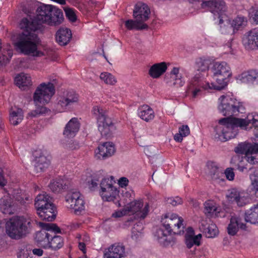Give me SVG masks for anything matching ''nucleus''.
<instances>
[{"instance_id": "nucleus-11", "label": "nucleus", "mask_w": 258, "mask_h": 258, "mask_svg": "<svg viewBox=\"0 0 258 258\" xmlns=\"http://www.w3.org/2000/svg\"><path fill=\"white\" fill-rule=\"evenodd\" d=\"M183 222V219L175 214H172L170 216L165 215L161 219L163 227L169 234L172 233L174 234H183L184 228Z\"/></svg>"}, {"instance_id": "nucleus-25", "label": "nucleus", "mask_w": 258, "mask_h": 258, "mask_svg": "<svg viewBox=\"0 0 258 258\" xmlns=\"http://www.w3.org/2000/svg\"><path fill=\"white\" fill-rule=\"evenodd\" d=\"M208 167L209 170V175L213 180H223V173L215 163L208 162Z\"/></svg>"}, {"instance_id": "nucleus-60", "label": "nucleus", "mask_w": 258, "mask_h": 258, "mask_svg": "<svg viewBox=\"0 0 258 258\" xmlns=\"http://www.w3.org/2000/svg\"><path fill=\"white\" fill-rule=\"evenodd\" d=\"M88 183H89V188L91 190H93L94 189V188L97 186V185H98V183H97V182L95 180H93V179L91 180L90 183L89 181H88Z\"/></svg>"}, {"instance_id": "nucleus-45", "label": "nucleus", "mask_w": 258, "mask_h": 258, "mask_svg": "<svg viewBox=\"0 0 258 258\" xmlns=\"http://www.w3.org/2000/svg\"><path fill=\"white\" fill-rule=\"evenodd\" d=\"M196 66L199 71L204 72L209 69V60L204 58L197 59Z\"/></svg>"}, {"instance_id": "nucleus-17", "label": "nucleus", "mask_w": 258, "mask_h": 258, "mask_svg": "<svg viewBox=\"0 0 258 258\" xmlns=\"http://www.w3.org/2000/svg\"><path fill=\"white\" fill-rule=\"evenodd\" d=\"M199 227L207 238H214L219 233L217 226L209 218L202 220Z\"/></svg>"}, {"instance_id": "nucleus-58", "label": "nucleus", "mask_w": 258, "mask_h": 258, "mask_svg": "<svg viewBox=\"0 0 258 258\" xmlns=\"http://www.w3.org/2000/svg\"><path fill=\"white\" fill-rule=\"evenodd\" d=\"M128 183V180L125 177H122L119 178L118 180V184L121 187H125L127 185Z\"/></svg>"}, {"instance_id": "nucleus-29", "label": "nucleus", "mask_w": 258, "mask_h": 258, "mask_svg": "<svg viewBox=\"0 0 258 258\" xmlns=\"http://www.w3.org/2000/svg\"><path fill=\"white\" fill-rule=\"evenodd\" d=\"M50 164V159L41 155L35 159L34 169L37 173L41 172L48 168Z\"/></svg>"}, {"instance_id": "nucleus-19", "label": "nucleus", "mask_w": 258, "mask_h": 258, "mask_svg": "<svg viewBox=\"0 0 258 258\" xmlns=\"http://www.w3.org/2000/svg\"><path fill=\"white\" fill-rule=\"evenodd\" d=\"M115 151L114 145L111 142H105L98 147L96 156L99 159H104L111 157Z\"/></svg>"}, {"instance_id": "nucleus-9", "label": "nucleus", "mask_w": 258, "mask_h": 258, "mask_svg": "<svg viewBox=\"0 0 258 258\" xmlns=\"http://www.w3.org/2000/svg\"><path fill=\"white\" fill-rule=\"evenodd\" d=\"M38 225L42 228V230L36 233L35 241L37 244L44 248H48L49 240L51 233H60V228L53 223H46L39 222Z\"/></svg>"}, {"instance_id": "nucleus-21", "label": "nucleus", "mask_w": 258, "mask_h": 258, "mask_svg": "<svg viewBox=\"0 0 258 258\" xmlns=\"http://www.w3.org/2000/svg\"><path fill=\"white\" fill-rule=\"evenodd\" d=\"M245 229L246 224L241 222L238 217L232 216L227 227V232L229 235L234 236L237 233L239 228Z\"/></svg>"}, {"instance_id": "nucleus-8", "label": "nucleus", "mask_w": 258, "mask_h": 258, "mask_svg": "<svg viewBox=\"0 0 258 258\" xmlns=\"http://www.w3.org/2000/svg\"><path fill=\"white\" fill-rule=\"evenodd\" d=\"M31 220L23 216L11 219L6 224V232L12 238L18 239L28 232Z\"/></svg>"}, {"instance_id": "nucleus-6", "label": "nucleus", "mask_w": 258, "mask_h": 258, "mask_svg": "<svg viewBox=\"0 0 258 258\" xmlns=\"http://www.w3.org/2000/svg\"><path fill=\"white\" fill-rule=\"evenodd\" d=\"M236 117H225L219 120V125L215 129L214 138L217 141L225 142L234 138L239 127L235 122Z\"/></svg>"}, {"instance_id": "nucleus-41", "label": "nucleus", "mask_w": 258, "mask_h": 258, "mask_svg": "<svg viewBox=\"0 0 258 258\" xmlns=\"http://www.w3.org/2000/svg\"><path fill=\"white\" fill-rule=\"evenodd\" d=\"M227 11V7L225 2L220 1L216 2L214 9H211V12L213 14L214 16L216 14L224 15V13Z\"/></svg>"}, {"instance_id": "nucleus-3", "label": "nucleus", "mask_w": 258, "mask_h": 258, "mask_svg": "<svg viewBox=\"0 0 258 258\" xmlns=\"http://www.w3.org/2000/svg\"><path fill=\"white\" fill-rule=\"evenodd\" d=\"M55 92V87L52 83L48 82L47 84H40L33 94V101L36 108L30 112L29 115L32 117H37L46 114L49 110L43 105L49 102Z\"/></svg>"}, {"instance_id": "nucleus-1", "label": "nucleus", "mask_w": 258, "mask_h": 258, "mask_svg": "<svg viewBox=\"0 0 258 258\" xmlns=\"http://www.w3.org/2000/svg\"><path fill=\"white\" fill-rule=\"evenodd\" d=\"M63 20V13L60 9L51 5L40 6L33 19L23 18L21 20L20 27L23 31L18 36L15 46L25 55L37 57L44 55L43 52L38 50L39 39L36 31L40 28L42 24L57 26Z\"/></svg>"}, {"instance_id": "nucleus-64", "label": "nucleus", "mask_w": 258, "mask_h": 258, "mask_svg": "<svg viewBox=\"0 0 258 258\" xmlns=\"http://www.w3.org/2000/svg\"><path fill=\"white\" fill-rule=\"evenodd\" d=\"M7 183L6 180L5 179L3 175L0 172V185L2 186H4L6 185Z\"/></svg>"}, {"instance_id": "nucleus-16", "label": "nucleus", "mask_w": 258, "mask_h": 258, "mask_svg": "<svg viewBox=\"0 0 258 258\" xmlns=\"http://www.w3.org/2000/svg\"><path fill=\"white\" fill-rule=\"evenodd\" d=\"M150 10L145 4L139 2L135 6L133 17L142 23H145L149 18Z\"/></svg>"}, {"instance_id": "nucleus-48", "label": "nucleus", "mask_w": 258, "mask_h": 258, "mask_svg": "<svg viewBox=\"0 0 258 258\" xmlns=\"http://www.w3.org/2000/svg\"><path fill=\"white\" fill-rule=\"evenodd\" d=\"M246 21H244V18L241 17H237L233 20L232 23V26L234 29L238 30L240 28L243 27L245 25Z\"/></svg>"}, {"instance_id": "nucleus-2", "label": "nucleus", "mask_w": 258, "mask_h": 258, "mask_svg": "<svg viewBox=\"0 0 258 258\" xmlns=\"http://www.w3.org/2000/svg\"><path fill=\"white\" fill-rule=\"evenodd\" d=\"M235 122L239 127L242 130H247L251 128L250 124L254 127L253 130L255 140L258 142V115H248L245 118H236ZM236 153L244 154V158L251 164L258 163V144H252L244 142L239 144L235 148Z\"/></svg>"}, {"instance_id": "nucleus-35", "label": "nucleus", "mask_w": 258, "mask_h": 258, "mask_svg": "<svg viewBox=\"0 0 258 258\" xmlns=\"http://www.w3.org/2000/svg\"><path fill=\"white\" fill-rule=\"evenodd\" d=\"M23 112L22 109L16 108L11 109L10 111V121L11 124L16 125L23 119Z\"/></svg>"}, {"instance_id": "nucleus-26", "label": "nucleus", "mask_w": 258, "mask_h": 258, "mask_svg": "<svg viewBox=\"0 0 258 258\" xmlns=\"http://www.w3.org/2000/svg\"><path fill=\"white\" fill-rule=\"evenodd\" d=\"M11 198L4 197L0 199V210L4 214H12L14 213L15 207Z\"/></svg>"}, {"instance_id": "nucleus-10", "label": "nucleus", "mask_w": 258, "mask_h": 258, "mask_svg": "<svg viewBox=\"0 0 258 258\" xmlns=\"http://www.w3.org/2000/svg\"><path fill=\"white\" fill-rule=\"evenodd\" d=\"M222 100L219 109L225 116H232L239 113H243L245 110L242 104L235 99L222 96Z\"/></svg>"}, {"instance_id": "nucleus-56", "label": "nucleus", "mask_w": 258, "mask_h": 258, "mask_svg": "<svg viewBox=\"0 0 258 258\" xmlns=\"http://www.w3.org/2000/svg\"><path fill=\"white\" fill-rule=\"evenodd\" d=\"M224 174L226 178L229 180H233L234 179L235 174L233 168H227L225 171Z\"/></svg>"}, {"instance_id": "nucleus-4", "label": "nucleus", "mask_w": 258, "mask_h": 258, "mask_svg": "<svg viewBox=\"0 0 258 258\" xmlns=\"http://www.w3.org/2000/svg\"><path fill=\"white\" fill-rule=\"evenodd\" d=\"M93 117L97 121V127L101 137L106 139L112 137L116 128L107 111L102 107L94 106L92 110Z\"/></svg>"}, {"instance_id": "nucleus-49", "label": "nucleus", "mask_w": 258, "mask_h": 258, "mask_svg": "<svg viewBox=\"0 0 258 258\" xmlns=\"http://www.w3.org/2000/svg\"><path fill=\"white\" fill-rule=\"evenodd\" d=\"M114 178L113 176H110V178H105L103 179L100 183L101 190H104L107 188H110L111 186H113V183L114 182L113 180Z\"/></svg>"}, {"instance_id": "nucleus-30", "label": "nucleus", "mask_w": 258, "mask_h": 258, "mask_svg": "<svg viewBox=\"0 0 258 258\" xmlns=\"http://www.w3.org/2000/svg\"><path fill=\"white\" fill-rule=\"evenodd\" d=\"M138 115L141 118L147 122L152 120L155 116L153 110L147 105H143L139 108Z\"/></svg>"}, {"instance_id": "nucleus-61", "label": "nucleus", "mask_w": 258, "mask_h": 258, "mask_svg": "<svg viewBox=\"0 0 258 258\" xmlns=\"http://www.w3.org/2000/svg\"><path fill=\"white\" fill-rule=\"evenodd\" d=\"M250 19L255 22L256 24H258V10H256L253 15L251 16Z\"/></svg>"}, {"instance_id": "nucleus-34", "label": "nucleus", "mask_w": 258, "mask_h": 258, "mask_svg": "<svg viewBox=\"0 0 258 258\" xmlns=\"http://www.w3.org/2000/svg\"><path fill=\"white\" fill-rule=\"evenodd\" d=\"M245 220L251 224H258V204L245 212Z\"/></svg>"}, {"instance_id": "nucleus-38", "label": "nucleus", "mask_w": 258, "mask_h": 258, "mask_svg": "<svg viewBox=\"0 0 258 258\" xmlns=\"http://www.w3.org/2000/svg\"><path fill=\"white\" fill-rule=\"evenodd\" d=\"M51 239L49 240L48 248L56 250L60 248L63 245V240L60 236H50Z\"/></svg>"}, {"instance_id": "nucleus-37", "label": "nucleus", "mask_w": 258, "mask_h": 258, "mask_svg": "<svg viewBox=\"0 0 258 258\" xmlns=\"http://www.w3.org/2000/svg\"><path fill=\"white\" fill-rule=\"evenodd\" d=\"M202 234H199L195 236L185 235V243L188 248L194 246H199L201 244Z\"/></svg>"}, {"instance_id": "nucleus-14", "label": "nucleus", "mask_w": 258, "mask_h": 258, "mask_svg": "<svg viewBox=\"0 0 258 258\" xmlns=\"http://www.w3.org/2000/svg\"><path fill=\"white\" fill-rule=\"evenodd\" d=\"M227 197L230 202L236 203L239 207L244 206L248 204L250 200L247 194L240 192L234 188L229 190V194Z\"/></svg>"}, {"instance_id": "nucleus-28", "label": "nucleus", "mask_w": 258, "mask_h": 258, "mask_svg": "<svg viewBox=\"0 0 258 258\" xmlns=\"http://www.w3.org/2000/svg\"><path fill=\"white\" fill-rule=\"evenodd\" d=\"M167 69L165 62L155 63L150 68L149 74L153 78H158L166 72Z\"/></svg>"}, {"instance_id": "nucleus-42", "label": "nucleus", "mask_w": 258, "mask_h": 258, "mask_svg": "<svg viewBox=\"0 0 258 258\" xmlns=\"http://www.w3.org/2000/svg\"><path fill=\"white\" fill-rule=\"evenodd\" d=\"M189 133L188 126L187 125H183L179 128V133L174 135V139L176 142H181L183 137L188 136Z\"/></svg>"}, {"instance_id": "nucleus-20", "label": "nucleus", "mask_w": 258, "mask_h": 258, "mask_svg": "<svg viewBox=\"0 0 258 258\" xmlns=\"http://www.w3.org/2000/svg\"><path fill=\"white\" fill-rule=\"evenodd\" d=\"M79 100V95L73 91L66 92L63 97H60L57 103V105L62 108L72 105L75 103H77Z\"/></svg>"}, {"instance_id": "nucleus-24", "label": "nucleus", "mask_w": 258, "mask_h": 258, "mask_svg": "<svg viewBox=\"0 0 258 258\" xmlns=\"http://www.w3.org/2000/svg\"><path fill=\"white\" fill-rule=\"evenodd\" d=\"M15 81L16 85L24 90L32 84L30 76L23 73L15 77Z\"/></svg>"}, {"instance_id": "nucleus-36", "label": "nucleus", "mask_w": 258, "mask_h": 258, "mask_svg": "<svg viewBox=\"0 0 258 258\" xmlns=\"http://www.w3.org/2000/svg\"><path fill=\"white\" fill-rule=\"evenodd\" d=\"M2 47L0 46V65H6L9 63L10 59L13 56V52L11 46L7 44L6 48H4L1 51Z\"/></svg>"}, {"instance_id": "nucleus-59", "label": "nucleus", "mask_w": 258, "mask_h": 258, "mask_svg": "<svg viewBox=\"0 0 258 258\" xmlns=\"http://www.w3.org/2000/svg\"><path fill=\"white\" fill-rule=\"evenodd\" d=\"M32 252L34 255L41 256L43 254V250L41 248H34L32 250Z\"/></svg>"}, {"instance_id": "nucleus-57", "label": "nucleus", "mask_w": 258, "mask_h": 258, "mask_svg": "<svg viewBox=\"0 0 258 258\" xmlns=\"http://www.w3.org/2000/svg\"><path fill=\"white\" fill-rule=\"evenodd\" d=\"M170 77L169 79H175L177 77H179L180 75L179 74V69L174 67L173 68L170 74Z\"/></svg>"}, {"instance_id": "nucleus-52", "label": "nucleus", "mask_w": 258, "mask_h": 258, "mask_svg": "<svg viewBox=\"0 0 258 258\" xmlns=\"http://www.w3.org/2000/svg\"><path fill=\"white\" fill-rule=\"evenodd\" d=\"M15 201L18 202L21 205L26 206L32 202V199L29 197H24L21 195L16 197Z\"/></svg>"}, {"instance_id": "nucleus-47", "label": "nucleus", "mask_w": 258, "mask_h": 258, "mask_svg": "<svg viewBox=\"0 0 258 258\" xmlns=\"http://www.w3.org/2000/svg\"><path fill=\"white\" fill-rule=\"evenodd\" d=\"M100 78L107 84L112 85L116 82L114 77L109 73H102L100 76Z\"/></svg>"}, {"instance_id": "nucleus-54", "label": "nucleus", "mask_w": 258, "mask_h": 258, "mask_svg": "<svg viewBox=\"0 0 258 258\" xmlns=\"http://www.w3.org/2000/svg\"><path fill=\"white\" fill-rule=\"evenodd\" d=\"M215 2L216 1H214L213 0H210L208 1L203 2L201 4V6L203 8H208V11H209L211 12V9H214Z\"/></svg>"}, {"instance_id": "nucleus-7", "label": "nucleus", "mask_w": 258, "mask_h": 258, "mask_svg": "<svg viewBox=\"0 0 258 258\" xmlns=\"http://www.w3.org/2000/svg\"><path fill=\"white\" fill-rule=\"evenodd\" d=\"M212 72L213 78L216 83H211V87L216 90L223 89L227 85L228 79L232 75L229 65L224 61L216 62L212 68Z\"/></svg>"}, {"instance_id": "nucleus-53", "label": "nucleus", "mask_w": 258, "mask_h": 258, "mask_svg": "<svg viewBox=\"0 0 258 258\" xmlns=\"http://www.w3.org/2000/svg\"><path fill=\"white\" fill-rule=\"evenodd\" d=\"M65 13L67 18L71 22H75L77 20L76 15L74 11L70 8L64 9Z\"/></svg>"}, {"instance_id": "nucleus-39", "label": "nucleus", "mask_w": 258, "mask_h": 258, "mask_svg": "<svg viewBox=\"0 0 258 258\" xmlns=\"http://www.w3.org/2000/svg\"><path fill=\"white\" fill-rule=\"evenodd\" d=\"M251 189L258 199V167L254 168L252 174L250 175Z\"/></svg>"}, {"instance_id": "nucleus-62", "label": "nucleus", "mask_w": 258, "mask_h": 258, "mask_svg": "<svg viewBox=\"0 0 258 258\" xmlns=\"http://www.w3.org/2000/svg\"><path fill=\"white\" fill-rule=\"evenodd\" d=\"M224 15L221 14H216V16H214V18L215 20L219 19V24H221L223 23V18Z\"/></svg>"}, {"instance_id": "nucleus-31", "label": "nucleus", "mask_w": 258, "mask_h": 258, "mask_svg": "<svg viewBox=\"0 0 258 258\" xmlns=\"http://www.w3.org/2000/svg\"><path fill=\"white\" fill-rule=\"evenodd\" d=\"M246 45L248 48L251 49L258 48V28L253 29L249 32Z\"/></svg>"}, {"instance_id": "nucleus-50", "label": "nucleus", "mask_w": 258, "mask_h": 258, "mask_svg": "<svg viewBox=\"0 0 258 258\" xmlns=\"http://www.w3.org/2000/svg\"><path fill=\"white\" fill-rule=\"evenodd\" d=\"M166 202L167 204L171 205L173 206L181 205L183 203L182 199L179 197L168 198L166 199Z\"/></svg>"}, {"instance_id": "nucleus-12", "label": "nucleus", "mask_w": 258, "mask_h": 258, "mask_svg": "<svg viewBox=\"0 0 258 258\" xmlns=\"http://www.w3.org/2000/svg\"><path fill=\"white\" fill-rule=\"evenodd\" d=\"M66 201L76 215H80L85 209V203L80 192L76 189L70 190L66 196Z\"/></svg>"}, {"instance_id": "nucleus-51", "label": "nucleus", "mask_w": 258, "mask_h": 258, "mask_svg": "<svg viewBox=\"0 0 258 258\" xmlns=\"http://www.w3.org/2000/svg\"><path fill=\"white\" fill-rule=\"evenodd\" d=\"M204 212L206 214L211 215L213 214L216 210V207L212 202H205Z\"/></svg>"}, {"instance_id": "nucleus-55", "label": "nucleus", "mask_w": 258, "mask_h": 258, "mask_svg": "<svg viewBox=\"0 0 258 258\" xmlns=\"http://www.w3.org/2000/svg\"><path fill=\"white\" fill-rule=\"evenodd\" d=\"M65 148L69 150H74L79 149V146L77 142L71 140L66 144Z\"/></svg>"}, {"instance_id": "nucleus-43", "label": "nucleus", "mask_w": 258, "mask_h": 258, "mask_svg": "<svg viewBox=\"0 0 258 258\" xmlns=\"http://www.w3.org/2000/svg\"><path fill=\"white\" fill-rule=\"evenodd\" d=\"M258 78V72L251 70L247 73L242 74V81L243 82L252 83Z\"/></svg>"}, {"instance_id": "nucleus-5", "label": "nucleus", "mask_w": 258, "mask_h": 258, "mask_svg": "<svg viewBox=\"0 0 258 258\" xmlns=\"http://www.w3.org/2000/svg\"><path fill=\"white\" fill-rule=\"evenodd\" d=\"M37 213L42 220L52 221L56 217L55 207L46 192L39 194L35 199Z\"/></svg>"}, {"instance_id": "nucleus-22", "label": "nucleus", "mask_w": 258, "mask_h": 258, "mask_svg": "<svg viewBox=\"0 0 258 258\" xmlns=\"http://www.w3.org/2000/svg\"><path fill=\"white\" fill-rule=\"evenodd\" d=\"M80 128V123L77 118H72L66 124L63 135L68 138L74 137Z\"/></svg>"}, {"instance_id": "nucleus-33", "label": "nucleus", "mask_w": 258, "mask_h": 258, "mask_svg": "<svg viewBox=\"0 0 258 258\" xmlns=\"http://www.w3.org/2000/svg\"><path fill=\"white\" fill-rule=\"evenodd\" d=\"M48 186L52 192L58 193L66 189L67 181L61 178H56L50 182Z\"/></svg>"}, {"instance_id": "nucleus-63", "label": "nucleus", "mask_w": 258, "mask_h": 258, "mask_svg": "<svg viewBox=\"0 0 258 258\" xmlns=\"http://www.w3.org/2000/svg\"><path fill=\"white\" fill-rule=\"evenodd\" d=\"M185 235H191V236H195V232L193 228L191 227H189L187 229V232Z\"/></svg>"}, {"instance_id": "nucleus-23", "label": "nucleus", "mask_w": 258, "mask_h": 258, "mask_svg": "<svg viewBox=\"0 0 258 258\" xmlns=\"http://www.w3.org/2000/svg\"><path fill=\"white\" fill-rule=\"evenodd\" d=\"M55 37L60 45H66L72 38L71 31L67 28H61L57 31Z\"/></svg>"}, {"instance_id": "nucleus-40", "label": "nucleus", "mask_w": 258, "mask_h": 258, "mask_svg": "<svg viewBox=\"0 0 258 258\" xmlns=\"http://www.w3.org/2000/svg\"><path fill=\"white\" fill-rule=\"evenodd\" d=\"M169 235L167 233V231L165 232L163 228H160L157 229L155 236L161 244L166 245L170 243V241L167 239L168 236Z\"/></svg>"}, {"instance_id": "nucleus-46", "label": "nucleus", "mask_w": 258, "mask_h": 258, "mask_svg": "<svg viewBox=\"0 0 258 258\" xmlns=\"http://www.w3.org/2000/svg\"><path fill=\"white\" fill-rule=\"evenodd\" d=\"M169 75H166L165 81L167 83L170 84V85L176 86V87H181L184 84V81L182 80L181 76L180 75L179 77H176L175 79H169Z\"/></svg>"}, {"instance_id": "nucleus-44", "label": "nucleus", "mask_w": 258, "mask_h": 258, "mask_svg": "<svg viewBox=\"0 0 258 258\" xmlns=\"http://www.w3.org/2000/svg\"><path fill=\"white\" fill-rule=\"evenodd\" d=\"M143 226L141 223L135 224L132 229L131 237L133 239L137 240L141 235Z\"/></svg>"}, {"instance_id": "nucleus-18", "label": "nucleus", "mask_w": 258, "mask_h": 258, "mask_svg": "<svg viewBox=\"0 0 258 258\" xmlns=\"http://www.w3.org/2000/svg\"><path fill=\"white\" fill-rule=\"evenodd\" d=\"M124 256L125 247L119 243L112 244L104 252V258H121Z\"/></svg>"}, {"instance_id": "nucleus-13", "label": "nucleus", "mask_w": 258, "mask_h": 258, "mask_svg": "<svg viewBox=\"0 0 258 258\" xmlns=\"http://www.w3.org/2000/svg\"><path fill=\"white\" fill-rule=\"evenodd\" d=\"M202 77L201 74H197L190 81L188 91L189 93H191L193 98L199 96L202 90L213 89V88L211 87V85L209 83H204L202 80Z\"/></svg>"}, {"instance_id": "nucleus-32", "label": "nucleus", "mask_w": 258, "mask_h": 258, "mask_svg": "<svg viewBox=\"0 0 258 258\" xmlns=\"http://www.w3.org/2000/svg\"><path fill=\"white\" fill-rule=\"evenodd\" d=\"M129 19L124 22L125 28L128 30H143L148 29V26L145 23H142L137 19Z\"/></svg>"}, {"instance_id": "nucleus-27", "label": "nucleus", "mask_w": 258, "mask_h": 258, "mask_svg": "<svg viewBox=\"0 0 258 258\" xmlns=\"http://www.w3.org/2000/svg\"><path fill=\"white\" fill-rule=\"evenodd\" d=\"M101 195L103 200L107 201H112L115 202V200H117L118 204V206H120V204L118 203V200L117 197L118 196V191L114 186H111L110 188H105L104 190H101Z\"/></svg>"}, {"instance_id": "nucleus-15", "label": "nucleus", "mask_w": 258, "mask_h": 258, "mask_svg": "<svg viewBox=\"0 0 258 258\" xmlns=\"http://www.w3.org/2000/svg\"><path fill=\"white\" fill-rule=\"evenodd\" d=\"M144 203L142 201H135L131 202L127 207L128 212L137 213L138 217L143 219L147 215L149 212V204L146 203L144 207L142 209Z\"/></svg>"}]
</instances>
